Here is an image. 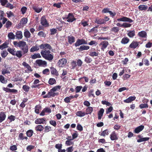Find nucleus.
<instances>
[{"label": "nucleus", "instance_id": "obj_1", "mask_svg": "<svg viewBox=\"0 0 152 152\" xmlns=\"http://www.w3.org/2000/svg\"><path fill=\"white\" fill-rule=\"evenodd\" d=\"M39 47L40 49L43 50L40 52L42 56L45 59L51 61L53 58L54 56L53 53H50V50L52 49L51 46L48 43H43Z\"/></svg>", "mask_w": 152, "mask_h": 152}, {"label": "nucleus", "instance_id": "obj_2", "mask_svg": "<svg viewBox=\"0 0 152 152\" xmlns=\"http://www.w3.org/2000/svg\"><path fill=\"white\" fill-rule=\"evenodd\" d=\"M39 47L40 49L43 50L40 52L42 56L45 59L51 61L53 58L54 56L53 53H50V50L52 49L51 46L48 43H43Z\"/></svg>", "mask_w": 152, "mask_h": 152}, {"label": "nucleus", "instance_id": "obj_3", "mask_svg": "<svg viewBox=\"0 0 152 152\" xmlns=\"http://www.w3.org/2000/svg\"><path fill=\"white\" fill-rule=\"evenodd\" d=\"M14 46L16 48H19L21 50L23 54L27 53L28 51V46L26 42L23 41L19 42L14 41L13 42Z\"/></svg>", "mask_w": 152, "mask_h": 152}, {"label": "nucleus", "instance_id": "obj_4", "mask_svg": "<svg viewBox=\"0 0 152 152\" xmlns=\"http://www.w3.org/2000/svg\"><path fill=\"white\" fill-rule=\"evenodd\" d=\"M61 86H56L51 89L50 91L48 92V93L43 96V98H50L51 97H54L56 95L58 94V93H56L55 91L60 90Z\"/></svg>", "mask_w": 152, "mask_h": 152}, {"label": "nucleus", "instance_id": "obj_5", "mask_svg": "<svg viewBox=\"0 0 152 152\" xmlns=\"http://www.w3.org/2000/svg\"><path fill=\"white\" fill-rule=\"evenodd\" d=\"M63 19H67V21L69 23H72L76 19L75 17V16L72 13H69L67 16L66 17L64 18Z\"/></svg>", "mask_w": 152, "mask_h": 152}, {"label": "nucleus", "instance_id": "obj_6", "mask_svg": "<svg viewBox=\"0 0 152 152\" xmlns=\"http://www.w3.org/2000/svg\"><path fill=\"white\" fill-rule=\"evenodd\" d=\"M66 59L65 58H62L58 61L57 64L59 67H63L66 65Z\"/></svg>", "mask_w": 152, "mask_h": 152}, {"label": "nucleus", "instance_id": "obj_7", "mask_svg": "<svg viewBox=\"0 0 152 152\" xmlns=\"http://www.w3.org/2000/svg\"><path fill=\"white\" fill-rule=\"evenodd\" d=\"M87 44V41H85L84 39H78L75 43V47H77L81 45Z\"/></svg>", "mask_w": 152, "mask_h": 152}, {"label": "nucleus", "instance_id": "obj_8", "mask_svg": "<svg viewBox=\"0 0 152 152\" xmlns=\"http://www.w3.org/2000/svg\"><path fill=\"white\" fill-rule=\"evenodd\" d=\"M40 23L43 26L46 27L49 26V23L48 22L45 15L43 16L41 18Z\"/></svg>", "mask_w": 152, "mask_h": 152}, {"label": "nucleus", "instance_id": "obj_9", "mask_svg": "<svg viewBox=\"0 0 152 152\" xmlns=\"http://www.w3.org/2000/svg\"><path fill=\"white\" fill-rule=\"evenodd\" d=\"M117 20L118 21L128 22L130 23L133 22V20L131 19L124 16H123L121 18L117 19Z\"/></svg>", "mask_w": 152, "mask_h": 152}, {"label": "nucleus", "instance_id": "obj_10", "mask_svg": "<svg viewBox=\"0 0 152 152\" xmlns=\"http://www.w3.org/2000/svg\"><path fill=\"white\" fill-rule=\"evenodd\" d=\"M109 44V43L107 41H102L100 44V45H101V50L103 51L107 47Z\"/></svg>", "mask_w": 152, "mask_h": 152}, {"label": "nucleus", "instance_id": "obj_11", "mask_svg": "<svg viewBox=\"0 0 152 152\" xmlns=\"http://www.w3.org/2000/svg\"><path fill=\"white\" fill-rule=\"evenodd\" d=\"M110 138L111 140H117L118 139V134L113 131L110 135Z\"/></svg>", "mask_w": 152, "mask_h": 152}, {"label": "nucleus", "instance_id": "obj_12", "mask_svg": "<svg viewBox=\"0 0 152 152\" xmlns=\"http://www.w3.org/2000/svg\"><path fill=\"white\" fill-rule=\"evenodd\" d=\"M50 70L51 74L56 76H59V73L56 69L53 66L50 67Z\"/></svg>", "mask_w": 152, "mask_h": 152}, {"label": "nucleus", "instance_id": "obj_13", "mask_svg": "<svg viewBox=\"0 0 152 152\" xmlns=\"http://www.w3.org/2000/svg\"><path fill=\"white\" fill-rule=\"evenodd\" d=\"M139 42L133 41L129 45V48L132 49H135L138 46Z\"/></svg>", "mask_w": 152, "mask_h": 152}, {"label": "nucleus", "instance_id": "obj_14", "mask_svg": "<svg viewBox=\"0 0 152 152\" xmlns=\"http://www.w3.org/2000/svg\"><path fill=\"white\" fill-rule=\"evenodd\" d=\"M36 63L39 66H46L47 65V62L45 61H42L41 60H36Z\"/></svg>", "mask_w": 152, "mask_h": 152}, {"label": "nucleus", "instance_id": "obj_15", "mask_svg": "<svg viewBox=\"0 0 152 152\" xmlns=\"http://www.w3.org/2000/svg\"><path fill=\"white\" fill-rule=\"evenodd\" d=\"M51 110L49 108L46 107L44 108L40 114V115L41 116H44L45 115V113H50L51 112Z\"/></svg>", "mask_w": 152, "mask_h": 152}, {"label": "nucleus", "instance_id": "obj_16", "mask_svg": "<svg viewBox=\"0 0 152 152\" xmlns=\"http://www.w3.org/2000/svg\"><path fill=\"white\" fill-rule=\"evenodd\" d=\"M46 121L45 118H39L37 119L35 121V123L36 124H44V122Z\"/></svg>", "mask_w": 152, "mask_h": 152}, {"label": "nucleus", "instance_id": "obj_17", "mask_svg": "<svg viewBox=\"0 0 152 152\" xmlns=\"http://www.w3.org/2000/svg\"><path fill=\"white\" fill-rule=\"evenodd\" d=\"M6 118V112L1 111L0 113V123L4 121Z\"/></svg>", "mask_w": 152, "mask_h": 152}, {"label": "nucleus", "instance_id": "obj_18", "mask_svg": "<svg viewBox=\"0 0 152 152\" xmlns=\"http://www.w3.org/2000/svg\"><path fill=\"white\" fill-rule=\"evenodd\" d=\"M67 39L68 42L70 45H72L75 41V38L74 37L72 36H69L67 37Z\"/></svg>", "mask_w": 152, "mask_h": 152}, {"label": "nucleus", "instance_id": "obj_19", "mask_svg": "<svg viewBox=\"0 0 152 152\" xmlns=\"http://www.w3.org/2000/svg\"><path fill=\"white\" fill-rule=\"evenodd\" d=\"M144 127V126L142 125L140 126L135 129L134 132L136 133H138L143 130Z\"/></svg>", "mask_w": 152, "mask_h": 152}, {"label": "nucleus", "instance_id": "obj_20", "mask_svg": "<svg viewBox=\"0 0 152 152\" xmlns=\"http://www.w3.org/2000/svg\"><path fill=\"white\" fill-rule=\"evenodd\" d=\"M136 98V97L135 96H130L127 99L124 100V102L126 103H129L134 100Z\"/></svg>", "mask_w": 152, "mask_h": 152}, {"label": "nucleus", "instance_id": "obj_21", "mask_svg": "<svg viewBox=\"0 0 152 152\" xmlns=\"http://www.w3.org/2000/svg\"><path fill=\"white\" fill-rule=\"evenodd\" d=\"M137 35L138 36L142 38H146L147 34L146 31H143L139 32L138 33Z\"/></svg>", "mask_w": 152, "mask_h": 152}, {"label": "nucleus", "instance_id": "obj_22", "mask_svg": "<svg viewBox=\"0 0 152 152\" xmlns=\"http://www.w3.org/2000/svg\"><path fill=\"white\" fill-rule=\"evenodd\" d=\"M4 67L5 68L2 69L1 71V73L2 75H4L6 74H8L10 73V72L8 70V69L10 68V67H7V65H5Z\"/></svg>", "mask_w": 152, "mask_h": 152}, {"label": "nucleus", "instance_id": "obj_23", "mask_svg": "<svg viewBox=\"0 0 152 152\" xmlns=\"http://www.w3.org/2000/svg\"><path fill=\"white\" fill-rule=\"evenodd\" d=\"M127 35L130 38H133L135 35V31L134 30L128 31Z\"/></svg>", "mask_w": 152, "mask_h": 152}, {"label": "nucleus", "instance_id": "obj_24", "mask_svg": "<svg viewBox=\"0 0 152 152\" xmlns=\"http://www.w3.org/2000/svg\"><path fill=\"white\" fill-rule=\"evenodd\" d=\"M104 21L103 18H97L96 19L95 22L98 24L101 25L104 24Z\"/></svg>", "mask_w": 152, "mask_h": 152}, {"label": "nucleus", "instance_id": "obj_25", "mask_svg": "<svg viewBox=\"0 0 152 152\" xmlns=\"http://www.w3.org/2000/svg\"><path fill=\"white\" fill-rule=\"evenodd\" d=\"M44 129L43 126L41 125H37L35 127V129L37 132H41Z\"/></svg>", "mask_w": 152, "mask_h": 152}, {"label": "nucleus", "instance_id": "obj_26", "mask_svg": "<svg viewBox=\"0 0 152 152\" xmlns=\"http://www.w3.org/2000/svg\"><path fill=\"white\" fill-rule=\"evenodd\" d=\"M130 41V39L127 37H123L121 39V43L123 44H126L128 43Z\"/></svg>", "mask_w": 152, "mask_h": 152}, {"label": "nucleus", "instance_id": "obj_27", "mask_svg": "<svg viewBox=\"0 0 152 152\" xmlns=\"http://www.w3.org/2000/svg\"><path fill=\"white\" fill-rule=\"evenodd\" d=\"M15 37L16 39H21L23 37L22 32L20 31H17L16 33Z\"/></svg>", "mask_w": 152, "mask_h": 152}, {"label": "nucleus", "instance_id": "obj_28", "mask_svg": "<svg viewBox=\"0 0 152 152\" xmlns=\"http://www.w3.org/2000/svg\"><path fill=\"white\" fill-rule=\"evenodd\" d=\"M32 8L35 11V12L39 13L41 12L42 10V8H39L38 6H36L35 5H33L32 7Z\"/></svg>", "mask_w": 152, "mask_h": 152}, {"label": "nucleus", "instance_id": "obj_29", "mask_svg": "<svg viewBox=\"0 0 152 152\" xmlns=\"http://www.w3.org/2000/svg\"><path fill=\"white\" fill-rule=\"evenodd\" d=\"M99 134L101 136L105 137L106 136L109 134V131L107 129H106L103 131L101 133L99 132Z\"/></svg>", "mask_w": 152, "mask_h": 152}, {"label": "nucleus", "instance_id": "obj_30", "mask_svg": "<svg viewBox=\"0 0 152 152\" xmlns=\"http://www.w3.org/2000/svg\"><path fill=\"white\" fill-rule=\"evenodd\" d=\"M76 115L80 117H82L86 115V113L84 111H77L76 113Z\"/></svg>", "mask_w": 152, "mask_h": 152}, {"label": "nucleus", "instance_id": "obj_31", "mask_svg": "<svg viewBox=\"0 0 152 152\" xmlns=\"http://www.w3.org/2000/svg\"><path fill=\"white\" fill-rule=\"evenodd\" d=\"M22 65L23 66L26 67L28 71L30 72H31L32 71V70L31 67L25 61L23 62L22 63Z\"/></svg>", "mask_w": 152, "mask_h": 152}, {"label": "nucleus", "instance_id": "obj_32", "mask_svg": "<svg viewBox=\"0 0 152 152\" xmlns=\"http://www.w3.org/2000/svg\"><path fill=\"white\" fill-rule=\"evenodd\" d=\"M24 35L26 38H28L30 37L31 34L28 30L26 29L24 30Z\"/></svg>", "mask_w": 152, "mask_h": 152}, {"label": "nucleus", "instance_id": "obj_33", "mask_svg": "<svg viewBox=\"0 0 152 152\" xmlns=\"http://www.w3.org/2000/svg\"><path fill=\"white\" fill-rule=\"evenodd\" d=\"M93 110V108L91 107H88L86 109V115L91 114Z\"/></svg>", "mask_w": 152, "mask_h": 152}, {"label": "nucleus", "instance_id": "obj_34", "mask_svg": "<svg viewBox=\"0 0 152 152\" xmlns=\"http://www.w3.org/2000/svg\"><path fill=\"white\" fill-rule=\"evenodd\" d=\"M14 56H16L17 57L20 58L22 56V52L21 50L16 51Z\"/></svg>", "mask_w": 152, "mask_h": 152}, {"label": "nucleus", "instance_id": "obj_35", "mask_svg": "<svg viewBox=\"0 0 152 152\" xmlns=\"http://www.w3.org/2000/svg\"><path fill=\"white\" fill-rule=\"evenodd\" d=\"M90 48V47L88 46H81L78 48L79 51H82L83 50H88Z\"/></svg>", "mask_w": 152, "mask_h": 152}, {"label": "nucleus", "instance_id": "obj_36", "mask_svg": "<svg viewBox=\"0 0 152 152\" xmlns=\"http://www.w3.org/2000/svg\"><path fill=\"white\" fill-rule=\"evenodd\" d=\"M15 50V49L14 48H11L9 47L7 48V50L10 53L14 56L15 52H16V50Z\"/></svg>", "mask_w": 152, "mask_h": 152}, {"label": "nucleus", "instance_id": "obj_37", "mask_svg": "<svg viewBox=\"0 0 152 152\" xmlns=\"http://www.w3.org/2000/svg\"><path fill=\"white\" fill-rule=\"evenodd\" d=\"M39 46H37V45H36L35 46H33L30 49V52H33L36 51H38L39 49Z\"/></svg>", "mask_w": 152, "mask_h": 152}, {"label": "nucleus", "instance_id": "obj_38", "mask_svg": "<svg viewBox=\"0 0 152 152\" xmlns=\"http://www.w3.org/2000/svg\"><path fill=\"white\" fill-rule=\"evenodd\" d=\"M147 6L144 5H141L138 7V9L140 10H146L148 9Z\"/></svg>", "mask_w": 152, "mask_h": 152}, {"label": "nucleus", "instance_id": "obj_39", "mask_svg": "<svg viewBox=\"0 0 152 152\" xmlns=\"http://www.w3.org/2000/svg\"><path fill=\"white\" fill-rule=\"evenodd\" d=\"M34 132L32 130L29 129L26 132L27 136L29 137H31L33 134Z\"/></svg>", "mask_w": 152, "mask_h": 152}, {"label": "nucleus", "instance_id": "obj_40", "mask_svg": "<svg viewBox=\"0 0 152 152\" xmlns=\"http://www.w3.org/2000/svg\"><path fill=\"white\" fill-rule=\"evenodd\" d=\"M48 83L50 85H53L56 83V81L54 78H50L48 81Z\"/></svg>", "mask_w": 152, "mask_h": 152}, {"label": "nucleus", "instance_id": "obj_41", "mask_svg": "<svg viewBox=\"0 0 152 152\" xmlns=\"http://www.w3.org/2000/svg\"><path fill=\"white\" fill-rule=\"evenodd\" d=\"M0 81L2 83L6 84L7 82V80H6L5 77L2 75H0Z\"/></svg>", "mask_w": 152, "mask_h": 152}, {"label": "nucleus", "instance_id": "obj_42", "mask_svg": "<svg viewBox=\"0 0 152 152\" xmlns=\"http://www.w3.org/2000/svg\"><path fill=\"white\" fill-rule=\"evenodd\" d=\"M20 21L22 23V24L24 26L27 23L28 19L27 18H23L21 19Z\"/></svg>", "mask_w": 152, "mask_h": 152}, {"label": "nucleus", "instance_id": "obj_43", "mask_svg": "<svg viewBox=\"0 0 152 152\" xmlns=\"http://www.w3.org/2000/svg\"><path fill=\"white\" fill-rule=\"evenodd\" d=\"M149 139V137H148L142 138L139 139L137 140V141L138 142H142L148 140Z\"/></svg>", "mask_w": 152, "mask_h": 152}, {"label": "nucleus", "instance_id": "obj_44", "mask_svg": "<svg viewBox=\"0 0 152 152\" xmlns=\"http://www.w3.org/2000/svg\"><path fill=\"white\" fill-rule=\"evenodd\" d=\"M22 88L26 92H28L29 90L30 87L28 86L24 85L23 86Z\"/></svg>", "mask_w": 152, "mask_h": 152}, {"label": "nucleus", "instance_id": "obj_45", "mask_svg": "<svg viewBox=\"0 0 152 152\" xmlns=\"http://www.w3.org/2000/svg\"><path fill=\"white\" fill-rule=\"evenodd\" d=\"M98 52H96L95 51H91L89 53V55L92 57L94 56H97L98 55Z\"/></svg>", "mask_w": 152, "mask_h": 152}, {"label": "nucleus", "instance_id": "obj_46", "mask_svg": "<svg viewBox=\"0 0 152 152\" xmlns=\"http://www.w3.org/2000/svg\"><path fill=\"white\" fill-rule=\"evenodd\" d=\"M119 28L117 27H114L112 28L111 30V31L115 33H117L119 31Z\"/></svg>", "mask_w": 152, "mask_h": 152}, {"label": "nucleus", "instance_id": "obj_47", "mask_svg": "<svg viewBox=\"0 0 152 152\" xmlns=\"http://www.w3.org/2000/svg\"><path fill=\"white\" fill-rule=\"evenodd\" d=\"M8 37L10 39H14L15 38V36L12 32L9 33L8 35Z\"/></svg>", "mask_w": 152, "mask_h": 152}, {"label": "nucleus", "instance_id": "obj_48", "mask_svg": "<svg viewBox=\"0 0 152 152\" xmlns=\"http://www.w3.org/2000/svg\"><path fill=\"white\" fill-rule=\"evenodd\" d=\"M44 132H48L52 130L51 127L49 126H46L45 127Z\"/></svg>", "mask_w": 152, "mask_h": 152}, {"label": "nucleus", "instance_id": "obj_49", "mask_svg": "<svg viewBox=\"0 0 152 152\" xmlns=\"http://www.w3.org/2000/svg\"><path fill=\"white\" fill-rule=\"evenodd\" d=\"M41 56L39 53L35 54L31 56V58L33 59H35L37 58H40Z\"/></svg>", "mask_w": 152, "mask_h": 152}, {"label": "nucleus", "instance_id": "obj_50", "mask_svg": "<svg viewBox=\"0 0 152 152\" xmlns=\"http://www.w3.org/2000/svg\"><path fill=\"white\" fill-rule=\"evenodd\" d=\"M72 140L70 139L69 140H67L65 142V145L66 146H70L74 144V142L71 141Z\"/></svg>", "mask_w": 152, "mask_h": 152}, {"label": "nucleus", "instance_id": "obj_51", "mask_svg": "<svg viewBox=\"0 0 152 152\" xmlns=\"http://www.w3.org/2000/svg\"><path fill=\"white\" fill-rule=\"evenodd\" d=\"M41 107L39 105H37L35 107V112L37 114H39V109L41 108Z\"/></svg>", "mask_w": 152, "mask_h": 152}, {"label": "nucleus", "instance_id": "obj_52", "mask_svg": "<svg viewBox=\"0 0 152 152\" xmlns=\"http://www.w3.org/2000/svg\"><path fill=\"white\" fill-rule=\"evenodd\" d=\"M8 119L10 120V122H11L15 121V117L13 115H11L8 117Z\"/></svg>", "mask_w": 152, "mask_h": 152}, {"label": "nucleus", "instance_id": "obj_53", "mask_svg": "<svg viewBox=\"0 0 152 152\" xmlns=\"http://www.w3.org/2000/svg\"><path fill=\"white\" fill-rule=\"evenodd\" d=\"M122 27L126 28L130 27L132 26V24L126 23H124L122 24Z\"/></svg>", "mask_w": 152, "mask_h": 152}, {"label": "nucleus", "instance_id": "obj_54", "mask_svg": "<svg viewBox=\"0 0 152 152\" xmlns=\"http://www.w3.org/2000/svg\"><path fill=\"white\" fill-rule=\"evenodd\" d=\"M8 53L6 50L3 51L1 53V56L3 58H5L7 55Z\"/></svg>", "mask_w": 152, "mask_h": 152}, {"label": "nucleus", "instance_id": "obj_55", "mask_svg": "<svg viewBox=\"0 0 152 152\" xmlns=\"http://www.w3.org/2000/svg\"><path fill=\"white\" fill-rule=\"evenodd\" d=\"M148 105L147 104H140L139 107L140 109H142L143 108H147L148 107Z\"/></svg>", "mask_w": 152, "mask_h": 152}, {"label": "nucleus", "instance_id": "obj_56", "mask_svg": "<svg viewBox=\"0 0 152 152\" xmlns=\"http://www.w3.org/2000/svg\"><path fill=\"white\" fill-rule=\"evenodd\" d=\"M38 35L40 37H45L46 36L45 33L42 31H40L38 34Z\"/></svg>", "mask_w": 152, "mask_h": 152}, {"label": "nucleus", "instance_id": "obj_57", "mask_svg": "<svg viewBox=\"0 0 152 152\" xmlns=\"http://www.w3.org/2000/svg\"><path fill=\"white\" fill-rule=\"evenodd\" d=\"M92 61V59L89 57H86L85 59V61L87 63H90Z\"/></svg>", "mask_w": 152, "mask_h": 152}, {"label": "nucleus", "instance_id": "obj_58", "mask_svg": "<svg viewBox=\"0 0 152 152\" xmlns=\"http://www.w3.org/2000/svg\"><path fill=\"white\" fill-rule=\"evenodd\" d=\"M10 149L12 151H15L17 150V148L16 145H14L10 146Z\"/></svg>", "mask_w": 152, "mask_h": 152}, {"label": "nucleus", "instance_id": "obj_59", "mask_svg": "<svg viewBox=\"0 0 152 152\" xmlns=\"http://www.w3.org/2000/svg\"><path fill=\"white\" fill-rule=\"evenodd\" d=\"M12 25V22L9 20H8L7 21L6 23L5 27L6 28H8L9 27H10Z\"/></svg>", "mask_w": 152, "mask_h": 152}, {"label": "nucleus", "instance_id": "obj_60", "mask_svg": "<svg viewBox=\"0 0 152 152\" xmlns=\"http://www.w3.org/2000/svg\"><path fill=\"white\" fill-rule=\"evenodd\" d=\"M9 44V43L7 42H5L4 43H3L2 45H1L2 48V49H3L6 48H7L8 47V45Z\"/></svg>", "mask_w": 152, "mask_h": 152}, {"label": "nucleus", "instance_id": "obj_61", "mask_svg": "<svg viewBox=\"0 0 152 152\" xmlns=\"http://www.w3.org/2000/svg\"><path fill=\"white\" fill-rule=\"evenodd\" d=\"M97 28V26H95L92 28L90 31H89L91 33H96L98 31Z\"/></svg>", "mask_w": 152, "mask_h": 152}, {"label": "nucleus", "instance_id": "obj_62", "mask_svg": "<svg viewBox=\"0 0 152 152\" xmlns=\"http://www.w3.org/2000/svg\"><path fill=\"white\" fill-rule=\"evenodd\" d=\"M49 123L50 124L53 126L54 127H56L57 124L56 122L53 120H51L49 121Z\"/></svg>", "mask_w": 152, "mask_h": 152}, {"label": "nucleus", "instance_id": "obj_63", "mask_svg": "<svg viewBox=\"0 0 152 152\" xmlns=\"http://www.w3.org/2000/svg\"><path fill=\"white\" fill-rule=\"evenodd\" d=\"M35 146L32 145H28L26 148V150L28 151H31V150L34 148Z\"/></svg>", "mask_w": 152, "mask_h": 152}, {"label": "nucleus", "instance_id": "obj_64", "mask_svg": "<svg viewBox=\"0 0 152 152\" xmlns=\"http://www.w3.org/2000/svg\"><path fill=\"white\" fill-rule=\"evenodd\" d=\"M142 62H144V64L146 66H148L149 65V61L147 59H142Z\"/></svg>", "mask_w": 152, "mask_h": 152}]
</instances>
